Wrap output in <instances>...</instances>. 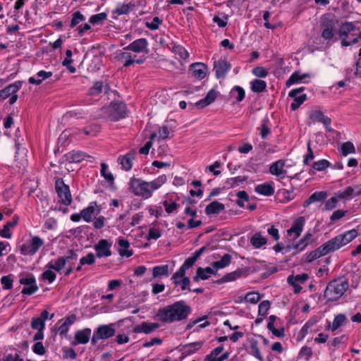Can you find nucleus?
<instances>
[{"label":"nucleus","mask_w":361,"mask_h":361,"mask_svg":"<svg viewBox=\"0 0 361 361\" xmlns=\"http://www.w3.org/2000/svg\"><path fill=\"white\" fill-rule=\"evenodd\" d=\"M225 209L224 204L218 202L213 201L209 204L205 208V213L207 215L217 214Z\"/></svg>","instance_id":"40"},{"label":"nucleus","mask_w":361,"mask_h":361,"mask_svg":"<svg viewBox=\"0 0 361 361\" xmlns=\"http://www.w3.org/2000/svg\"><path fill=\"white\" fill-rule=\"evenodd\" d=\"M159 327V324L158 323L144 322L137 325L134 328L133 331L135 333H143L148 334L154 331Z\"/></svg>","instance_id":"27"},{"label":"nucleus","mask_w":361,"mask_h":361,"mask_svg":"<svg viewBox=\"0 0 361 361\" xmlns=\"http://www.w3.org/2000/svg\"><path fill=\"white\" fill-rule=\"evenodd\" d=\"M250 84L251 90L257 93L263 92L267 87L266 82L262 80L255 79Z\"/></svg>","instance_id":"51"},{"label":"nucleus","mask_w":361,"mask_h":361,"mask_svg":"<svg viewBox=\"0 0 361 361\" xmlns=\"http://www.w3.org/2000/svg\"><path fill=\"white\" fill-rule=\"evenodd\" d=\"M76 316L71 314L63 319L59 321L61 322V325L58 327L57 332L61 336H64L68 332L70 327L75 322Z\"/></svg>","instance_id":"22"},{"label":"nucleus","mask_w":361,"mask_h":361,"mask_svg":"<svg viewBox=\"0 0 361 361\" xmlns=\"http://www.w3.org/2000/svg\"><path fill=\"white\" fill-rule=\"evenodd\" d=\"M262 295L255 291L249 292L245 295V301L251 304H257L261 299Z\"/></svg>","instance_id":"58"},{"label":"nucleus","mask_w":361,"mask_h":361,"mask_svg":"<svg viewBox=\"0 0 361 361\" xmlns=\"http://www.w3.org/2000/svg\"><path fill=\"white\" fill-rule=\"evenodd\" d=\"M169 266L167 264L156 266L153 268V276L154 278L169 276Z\"/></svg>","instance_id":"56"},{"label":"nucleus","mask_w":361,"mask_h":361,"mask_svg":"<svg viewBox=\"0 0 361 361\" xmlns=\"http://www.w3.org/2000/svg\"><path fill=\"white\" fill-rule=\"evenodd\" d=\"M305 90L304 87H299L296 89L291 90L288 96L294 98L293 102L290 104L291 109L295 111L307 99V95L305 94H302L298 96V94L302 92Z\"/></svg>","instance_id":"17"},{"label":"nucleus","mask_w":361,"mask_h":361,"mask_svg":"<svg viewBox=\"0 0 361 361\" xmlns=\"http://www.w3.org/2000/svg\"><path fill=\"white\" fill-rule=\"evenodd\" d=\"M67 261V257H59L55 260H51V262H49L47 264L46 267L49 269H52L53 270L59 272L65 267Z\"/></svg>","instance_id":"39"},{"label":"nucleus","mask_w":361,"mask_h":361,"mask_svg":"<svg viewBox=\"0 0 361 361\" xmlns=\"http://www.w3.org/2000/svg\"><path fill=\"white\" fill-rule=\"evenodd\" d=\"M43 239L39 236H32L30 240L23 243L20 247V253L25 256H32L37 253L39 248L44 245Z\"/></svg>","instance_id":"6"},{"label":"nucleus","mask_w":361,"mask_h":361,"mask_svg":"<svg viewBox=\"0 0 361 361\" xmlns=\"http://www.w3.org/2000/svg\"><path fill=\"white\" fill-rule=\"evenodd\" d=\"M336 195H337V197L340 200H350L354 196H355V189L352 187H347L343 190L338 191L336 193Z\"/></svg>","instance_id":"49"},{"label":"nucleus","mask_w":361,"mask_h":361,"mask_svg":"<svg viewBox=\"0 0 361 361\" xmlns=\"http://www.w3.org/2000/svg\"><path fill=\"white\" fill-rule=\"evenodd\" d=\"M1 283L4 290H9L13 288V279L11 274L3 276L1 278Z\"/></svg>","instance_id":"62"},{"label":"nucleus","mask_w":361,"mask_h":361,"mask_svg":"<svg viewBox=\"0 0 361 361\" xmlns=\"http://www.w3.org/2000/svg\"><path fill=\"white\" fill-rule=\"evenodd\" d=\"M190 311V306L185 301L180 300L159 309L157 313V317L162 322L172 323L186 319Z\"/></svg>","instance_id":"2"},{"label":"nucleus","mask_w":361,"mask_h":361,"mask_svg":"<svg viewBox=\"0 0 361 361\" xmlns=\"http://www.w3.org/2000/svg\"><path fill=\"white\" fill-rule=\"evenodd\" d=\"M312 118L318 122L322 123L327 129L329 128L331 126V119L326 116L322 111L317 110L312 111Z\"/></svg>","instance_id":"46"},{"label":"nucleus","mask_w":361,"mask_h":361,"mask_svg":"<svg viewBox=\"0 0 361 361\" xmlns=\"http://www.w3.org/2000/svg\"><path fill=\"white\" fill-rule=\"evenodd\" d=\"M308 279V275L304 273L295 276L290 275L288 277L287 281L289 284L294 287L295 292L299 293L302 289L301 284L304 283Z\"/></svg>","instance_id":"19"},{"label":"nucleus","mask_w":361,"mask_h":361,"mask_svg":"<svg viewBox=\"0 0 361 361\" xmlns=\"http://www.w3.org/2000/svg\"><path fill=\"white\" fill-rule=\"evenodd\" d=\"M327 197V192L325 191L315 192L312 194L307 200L303 202V207L305 208L310 206L311 204L316 202H320Z\"/></svg>","instance_id":"38"},{"label":"nucleus","mask_w":361,"mask_h":361,"mask_svg":"<svg viewBox=\"0 0 361 361\" xmlns=\"http://www.w3.org/2000/svg\"><path fill=\"white\" fill-rule=\"evenodd\" d=\"M148 42L145 38H140L130 43L126 49L130 50L135 53L144 52L147 50Z\"/></svg>","instance_id":"25"},{"label":"nucleus","mask_w":361,"mask_h":361,"mask_svg":"<svg viewBox=\"0 0 361 361\" xmlns=\"http://www.w3.org/2000/svg\"><path fill=\"white\" fill-rule=\"evenodd\" d=\"M331 166L330 162L326 159H319L317 161H314L312 164L311 171L312 173H314V171H322Z\"/></svg>","instance_id":"50"},{"label":"nucleus","mask_w":361,"mask_h":361,"mask_svg":"<svg viewBox=\"0 0 361 361\" xmlns=\"http://www.w3.org/2000/svg\"><path fill=\"white\" fill-rule=\"evenodd\" d=\"M85 19V16L81 13L80 11H75L72 14V19L71 21L70 27H75L77 25L84 21Z\"/></svg>","instance_id":"60"},{"label":"nucleus","mask_w":361,"mask_h":361,"mask_svg":"<svg viewBox=\"0 0 361 361\" xmlns=\"http://www.w3.org/2000/svg\"><path fill=\"white\" fill-rule=\"evenodd\" d=\"M107 117L111 121H118L126 116V106L123 102H112L105 109Z\"/></svg>","instance_id":"7"},{"label":"nucleus","mask_w":361,"mask_h":361,"mask_svg":"<svg viewBox=\"0 0 361 361\" xmlns=\"http://www.w3.org/2000/svg\"><path fill=\"white\" fill-rule=\"evenodd\" d=\"M118 252L121 257H130L133 255V252L130 248V244L128 240L125 238H119L117 240Z\"/></svg>","instance_id":"26"},{"label":"nucleus","mask_w":361,"mask_h":361,"mask_svg":"<svg viewBox=\"0 0 361 361\" xmlns=\"http://www.w3.org/2000/svg\"><path fill=\"white\" fill-rule=\"evenodd\" d=\"M348 287V281L346 279L341 278L337 279L328 284L324 292V295L328 300H336L346 292Z\"/></svg>","instance_id":"4"},{"label":"nucleus","mask_w":361,"mask_h":361,"mask_svg":"<svg viewBox=\"0 0 361 361\" xmlns=\"http://www.w3.org/2000/svg\"><path fill=\"white\" fill-rule=\"evenodd\" d=\"M208 66L201 62H195L190 65L189 72L197 80L204 79L208 74Z\"/></svg>","instance_id":"13"},{"label":"nucleus","mask_w":361,"mask_h":361,"mask_svg":"<svg viewBox=\"0 0 361 361\" xmlns=\"http://www.w3.org/2000/svg\"><path fill=\"white\" fill-rule=\"evenodd\" d=\"M345 321L346 316L343 314H339L335 316L332 323L328 324L327 329L331 331H334L341 326Z\"/></svg>","instance_id":"42"},{"label":"nucleus","mask_w":361,"mask_h":361,"mask_svg":"<svg viewBox=\"0 0 361 361\" xmlns=\"http://www.w3.org/2000/svg\"><path fill=\"white\" fill-rule=\"evenodd\" d=\"M19 282L24 286L21 290L23 295H31L38 290L36 279L32 274H22Z\"/></svg>","instance_id":"8"},{"label":"nucleus","mask_w":361,"mask_h":361,"mask_svg":"<svg viewBox=\"0 0 361 361\" xmlns=\"http://www.w3.org/2000/svg\"><path fill=\"white\" fill-rule=\"evenodd\" d=\"M92 334L90 328L78 330L75 333V344H86L89 342Z\"/></svg>","instance_id":"28"},{"label":"nucleus","mask_w":361,"mask_h":361,"mask_svg":"<svg viewBox=\"0 0 361 361\" xmlns=\"http://www.w3.org/2000/svg\"><path fill=\"white\" fill-rule=\"evenodd\" d=\"M354 75L356 78L361 80V49L355 60Z\"/></svg>","instance_id":"64"},{"label":"nucleus","mask_w":361,"mask_h":361,"mask_svg":"<svg viewBox=\"0 0 361 361\" xmlns=\"http://www.w3.org/2000/svg\"><path fill=\"white\" fill-rule=\"evenodd\" d=\"M230 68V65L225 60L214 62V69L218 78H223Z\"/></svg>","instance_id":"35"},{"label":"nucleus","mask_w":361,"mask_h":361,"mask_svg":"<svg viewBox=\"0 0 361 361\" xmlns=\"http://www.w3.org/2000/svg\"><path fill=\"white\" fill-rule=\"evenodd\" d=\"M88 156L82 152L72 151L66 154V159L70 162L79 163L85 160Z\"/></svg>","instance_id":"44"},{"label":"nucleus","mask_w":361,"mask_h":361,"mask_svg":"<svg viewBox=\"0 0 361 361\" xmlns=\"http://www.w3.org/2000/svg\"><path fill=\"white\" fill-rule=\"evenodd\" d=\"M216 97H217L216 90L214 89H211L207 92L205 97H204L203 99H200L198 102H197L195 105H196V106H198L200 108L206 107V106L210 105L211 104H212L215 101Z\"/></svg>","instance_id":"34"},{"label":"nucleus","mask_w":361,"mask_h":361,"mask_svg":"<svg viewBox=\"0 0 361 361\" xmlns=\"http://www.w3.org/2000/svg\"><path fill=\"white\" fill-rule=\"evenodd\" d=\"M231 97L235 100L237 102H242L245 96V90L240 86H235L231 90Z\"/></svg>","instance_id":"48"},{"label":"nucleus","mask_w":361,"mask_h":361,"mask_svg":"<svg viewBox=\"0 0 361 361\" xmlns=\"http://www.w3.org/2000/svg\"><path fill=\"white\" fill-rule=\"evenodd\" d=\"M18 218L16 216H13L12 221L7 222L0 231V235L2 238L10 239L12 237L11 228L18 224Z\"/></svg>","instance_id":"36"},{"label":"nucleus","mask_w":361,"mask_h":361,"mask_svg":"<svg viewBox=\"0 0 361 361\" xmlns=\"http://www.w3.org/2000/svg\"><path fill=\"white\" fill-rule=\"evenodd\" d=\"M338 203V197L337 195L330 197L324 202V209L326 211H331L336 208Z\"/></svg>","instance_id":"63"},{"label":"nucleus","mask_w":361,"mask_h":361,"mask_svg":"<svg viewBox=\"0 0 361 361\" xmlns=\"http://www.w3.org/2000/svg\"><path fill=\"white\" fill-rule=\"evenodd\" d=\"M317 323V320L316 319H309L302 326V328L300 329L299 333H298V338L300 340V341H302L303 340L305 336L307 335L309 331L310 330V329L314 326Z\"/></svg>","instance_id":"47"},{"label":"nucleus","mask_w":361,"mask_h":361,"mask_svg":"<svg viewBox=\"0 0 361 361\" xmlns=\"http://www.w3.org/2000/svg\"><path fill=\"white\" fill-rule=\"evenodd\" d=\"M338 28L332 22H325L322 24V39L328 44H332L338 39Z\"/></svg>","instance_id":"10"},{"label":"nucleus","mask_w":361,"mask_h":361,"mask_svg":"<svg viewBox=\"0 0 361 361\" xmlns=\"http://www.w3.org/2000/svg\"><path fill=\"white\" fill-rule=\"evenodd\" d=\"M101 176L104 180L109 183H112L114 180V177L112 173L109 169V166L106 163L101 164Z\"/></svg>","instance_id":"53"},{"label":"nucleus","mask_w":361,"mask_h":361,"mask_svg":"<svg viewBox=\"0 0 361 361\" xmlns=\"http://www.w3.org/2000/svg\"><path fill=\"white\" fill-rule=\"evenodd\" d=\"M162 20L159 17H154L151 21H147L145 26L150 30H157L162 23Z\"/></svg>","instance_id":"61"},{"label":"nucleus","mask_w":361,"mask_h":361,"mask_svg":"<svg viewBox=\"0 0 361 361\" xmlns=\"http://www.w3.org/2000/svg\"><path fill=\"white\" fill-rule=\"evenodd\" d=\"M82 219L87 223L93 221V219L99 214L101 212L100 206L96 202H92L90 204L81 210Z\"/></svg>","instance_id":"12"},{"label":"nucleus","mask_w":361,"mask_h":361,"mask_svg":"<svg viewBox=\"0 0 361 361\" xmlns=\"http://www.w3.org/2000/svg\"><path fill=\"white\" fill-rule=\"evenodd\" d=\"M23 82L21 80L15 81L13 83L6 86L0 90V99H6L12 94L17 93L23 87Z\"/></svg>","instance_id":"18"},{"label":"nucleus","mask_w":361,"mask_h":361,"mask_svg":"<svg viewBox=\"0 0 361 361\" xmlns=\"http://www.w3.org/2000/svg\"><path fill=\"white\" fill-rule=\"evenodd\" d=\"M267 243L266 237L263 236L260 233H255L250 239V243L255 248H260Z\"/></svg>","instance_id":"45"},{"label":"nucleus","mask_w":361,"mask_h":361,"mask_svg":"<svg viewBox=\"0 0 361 361\" xmlns=\"http://www.w3.org/2000/svg\"><path fill=\"white\" fill-rule=\"evenodd\" d=\"M56 191L59 201L66 206L71 204L72 196L68 185H66L61 178H58L55 182Z\"/></svg>","instance_id":"9"},{"label":"nucleus","mask_w":361,"mask_h":361,"mask_svg":"<svg viewBox=\"0 0 361 361\" xmlns=\"http://www.w3.org/2000/svg\"><path fill=\"white\" fill-rule=\"evenodd\" d=\"M215 274L216 271H214L212 267L206 268L199 267L197 269L196 276L194 277V280H206L209 279L212 275Z\"/></svg>","instance_id":"37"},{"label":"nucleus","mask_w":361,"mask_h":361,"mask_svg":"<svg viewBox=\"0 0 361 361\" xmlns=\"http://www.w3.org/2000/svg\"><path fill=\"white\" fill-rule=\"evenodd\" d=\"M305 221L306 220L304 216H300L293 221L290 228L287 230L286 237L288 240H295L300 235L303 231Z\"/></svg>","instance_id":"11"},{"label":"nucleus","mask_w":361,"mask_h":361,"mask_svg":"<svg viewBox=\"0 0 361 361\" xmlns=\"http://www.w3.org/2000/svg\"><path fill=\"white\" fill-rule=\"evenodd\" d=\"M358 235L356 229L347 231L326 242L330 252H334L352 242Z\"/></svg>","instance_id":"5"},{"label":"nucleus","mask_w":361,"mask_h":361,"mask_svg":"<svg viewBox=\"0 0 361 361\" xmlns=\"http://www.w3.org/2000/svg\"><path fill=\"white\" fill-rule=\"evenodd\" d=\"M52 75L53 73L51 71L41 70L34 76L29 78L28 82L32 85H39L44 80L51 78Z\"/></svg>","instance_id":"31"},{"label":"nucleus","mask_w":361,"mask_h":361,"mask_svg":"<svg viewBox=\"0 0 361 361\" xmlns=\"http://www.w3.org/2000/svg\"><path fill=\"white\" fill-rule=\"evenodd\" d=\"M231 261V256L229 254H225L219 261L213 262L212 266L214 271L216 272L219 269H221L228 267L230 264Z\"/></svg>","instance_id":"43"},{"label":"nucleus","mask_w":361,"mask_h":361,"mask_svg":"<svg viewBox=\"0 0 361 361\" xmlns=\"http://www.w3.org/2000/svg\"><path fill=\"white\" fill-rule=\"evenodd\" d=\"M173 51L174 54L178 56L182 60H187L189 57L188 51L180 45H174L173 47Z\"/></svg>","instance_id":"57"},{"label":"nucleus","mask_w":361,"mask_h":361,"mask_svg":"<svg viewBox=\"0 0 361 361\" xmlns=\"http://www.w3.org/2000/svg\"><path fill=\"white\" fill-rule=\"evenodd\" d=\"M171 279L176 286H180L182 290H189L190 281L188 277L185 276V273L179 274V271H177L172 276Z\"/></svg>","instance_id":"24"},{"label":"nucleus","mask_w":361,"mask_h":361,"mask_svg":"<svg viewBox=\"0 0 361 361\" xmlns=\"http://www.w3.org/2000/svg\"><path fill=\"white\" fill-rule=\"evenodd\" d=\"M274 191L273 183H263L255 187V192L260 195L271 196L274 195Z\"/></svg>","instance_id":"30"},{"label":"nucleus","mask_w":361,"mask_h":361,"mask_svg":"<svg viewBox=\"0 0 361 361\" xmlns=\"http://www.w3.org/2000/svg\"><path fill=\"white\" fill-rule=\"evenodd\" d=\"M339 152L343 156L355 153V147L351 142H343L339 147Z\"/></svg>","instance_id":"54"},{"label":"nucleus","mask_w":361,"mask_h":361,"mask_svg":"<svg viewBox=\"0 0 361 361\" xmlns=\"http://www.w3.org/2000/svg\"><path fill=\"white\" fill-rule=\"evenodd\" d=\"M285 161L280 159L274 162L269 167V172L274 176H281L284 173Z\"/></svg>","instance_id":"41"},{"label":"nucleus","mask_w":361,"mask_h":361,"mask_svg":"<svg viewBox=\"0 0 361 361\" xmlns=\"http://www.w3.org/2000/svg\"><path fill=\"white\" fill-rule=\"evenodd\" d=\"M338 37L342 47L361 45V28L353 22H342L338 26Z\"/></svg>","instance_id":"3"},{"label":"nucleus","mask_w":361,"mask_h":361,"mask_svg":"<svg viewBox=\"0 0 361 361\" xmlns=\"http://www.w3.org/2000/svg\"><path fill=\"white\" fill-rule=\"evenodd\" d=\"M161 236V231L160 228L156 224H153L150 226L148 234H147V240H157Z\"/></svg>","instance_id":"52"},{"label":"nucleus","mask_w":361,"mask_h":361,"mask_svg":"<svg viewBox=\"0 0 361 361\" xmlns=\"http://www.w3.org/2000/svg\"><path fill=\"white\" fill-rule=\"evenodd\" d=\"M330 250L326 245V243H324L314 250L312 252H307L304 255V261L306 262H312L315 259L324 256L329 253H330Z\"/></svg>","instance_id":"16"},{"label":"nucleus","mask_w":361,"mask_h":361,"mask_svg":"<svg viewBox=\"0 0 361 361\" xmlns=\"http://www.w3.org/2000/svg\"><path fill=\"white\" fill-rule=\"evenodd\" d=\"M271 307V303L269 300L262 301L258 306V315L255 319L257 324H261L264 319L267 317L269 310Z\"/></svg>","instance_id":"29"},{"label":"nucleus","mask_w":361,"mask_h":361,"mask_svg":"<svg viewBox=\"0 0 361 361\" xmlns=\"http://www.w3.org/2000/svg\"><path fill=\"white\" fill-rule=\"evenodd\" d=\"M131 8L130 4H118L116 8L113 11L112 13L114 18L118 16L128 14Z\"/></svg>","instance_id":"55"},{"label":"nucleus","mask_w":361,"mask_h":361,"mask_svg":"<svg viewBox=\"0 0 361 361\" xmlns=\"http://www.w3.org/2000/svg\"><path fill=\"white\" fill-rule=\"evenodd\" d=\"M168 180L166 175H160L151 181H145L141 178H131L129 189L135 196L144 200L150 198L154 191L161 188Z\"/></svg>","instance_id":"1"},{"label":"nucleus","mask_w":361,"mask_h":361,"mask_svg":"<svg viewBox=\"0 0 361 361\" xmlns=\"http://www.w3.org/2000/svg\"><path fill=\"white\" fill-rule=\"evenodd\" d=\"M202 346V342H194L186 344L184 346V351L188 354H193L200 350Z\"/></svg>","instance_id":"59"},{"label":"nucleus","mask_w":361,"mask_h":361,"mask_svg":"<svg viewBox=\"0 0 361 361\" xmlns=\"http://www.w3.org/2000/svg\"><path fill=\"white\" fill-rule=\"evenodd\" d=\"M310 78L308 73H302L300 71H295L286 81V85L290 87L295 84L305 82L306 79Z\"/></svg>","instance_id":"33"},{"label":"nucleus","mask_w":361,"mask_h":361,"mask_svg":"<svg viewBox=\"0 0 361 361\" xmlns=\"http://www.w3.org/2000/svg\"><path fill=\"white\" fill-rule=\"evenodd\" d=\"M224 350V346L220 345L214 348L212 352L207 355L204 361H224L229 357L228 352L221 354Z\"/></svg>","instance_id":"21"},{"label":"nucleus","mask_w":361,"mask_h":361,"mask_svg":"<svg viewBox=\"0 0 361 361\" xmlns=\"http://www.w3.org/2000/svg\"><path fill=\"white\" fill-rule=\"evenodd\" d=\"M112 243L106 240L101 239L94 245V250L99 258L107 257L111 255V247Z\"/></svg>","instance_id":"15"},{"label":"nucleus","mask_w":361,"mask_h":361,"mask_svg":"<svg viewBox=\"0 0 361 361\" xmlns=\"http://www.w3.org/2000/svg\"><path fill=\"white\" fill-rule=\"evenodd\" d=\"M247 180V177L245 176H238L227 178L224 183V188L226 189L233 188L244 184Z\"/></svg>","instance_id":"32"},{"label":"nucleus","mask_w":361,"mask_h":361,"mask_svg":"<svg viewBox=\"0 0 361 361\" xmlns=\"http://www.w3.org/2000/svg\"><path fill=\"white\" fill-rule=\"evenodd\" d=\"M311 237L312 234L310 233H307L298 243H293L291 245H288L286 249L293 250V254L298 253L306 248Z\"/></svg>","instance_id":"23"},{"label":"nucleus","mask_w":361,"mask_h":361,"mask_svg":"<svg viewBox=\"0 0 361 361\" xmlns=\"http://www.w3.org/2000/svg\"><path fill=\"white\" fill-rule=\"evenodd\" d=\"M115 334V329L113 328L111 324L109 325H101L95 331L92 341L95 343L97 341L101 339H107L113 336Z\"/></svg>","instance_id":"14"},{"label":"nucleus","mask_w":361,"mask_h":361,"mask_svg":"<svg viewBox=\"0 0 361 361\" xmlns=\"http://www.w3.org/2000/svg\"><path fill=\"white\" fill-rule=\"evenodd\" d=\"M135 154L136 152L135 150H132L124 155L118 157V161L121 165V168L123 170L128 171L132 169Z\"/></svg>","instance_id":"20"}]
</instances>
